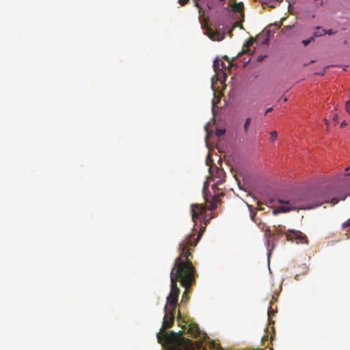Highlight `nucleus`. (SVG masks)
Returning <instances> with one entry per match:
<instances>
[{"instance_id":"nucleus-1","label":"nucleus","mask_w":350,"mask_h":350,"mask_svg":"<svg viewBox=\"0 0 350 350\" xmlns=\"http://www.w3.org/2000/svg\"><path fill=\"white\" fill-rule=\"evenodd\" d=\"M202 230L198 232L196 239L194 234H189L179 245V256L175 259L170 272L171 289L170 294L179 297L180 289L177 282L182 286L189 288L196 281V270L191 260L193 255L189 247H194L201 238Z\"/></svg>"},{"instance_id":"nucleus-2","label":"nucleus","mask_w":350,"mask_h":350,"mask_svg":"<svg viewBox=\"0 0 350 350\" xmlns=\"http://www.w3.org/2000/svg\"><path fill=\"white\" fill-rule=\"evenodd\" d=\"M280 204H286L288 206H281L273 211V215L278 213H286L293 210L312 208L321 205L323 203L331 202L336 204L338 200L336 198L329 200V197L321 189H309L301 193L294 196L290 200H278Z\"/></svg>"},{"instance_id":"nucleus-3","label":"nucleus","mask_w":350,"mask_h":350,"mask_svg":"<svg viewBox=\"0 0 350 350\" xmlns=\"http://www.w3.org/2000/svg\"><path fill=\"white\" fill-rule=\"evenodd\" d=\"M178 297L176 295L169 294L167 297V304L164 308L165 315L163 320L162 327L159 332L157 334L159 341L161 342V336L165 338V335L167 333L165 332V329L171 327L174 321L175 310L178 305ZM170 331L168 334H170Z\"/></svg>"},{"instance_id":"nucleus-4","label":"nucleus","mask_w":350,"mask_h":350,"mask_svg":"<svg viewBox=\"0 0 350 350\" xmlns=\"http://www.w3.org/2000/svg\"><path fill=\"white\" fill-rule=\"evenodd\" d=\"M183 333L182 331H180L178 333L171 332L170 334L164 336L165 340L172 344V347L170 350H194L193 341L183 337Z\"/></svg>"},{"instance_id":"nucleus-5","label":"nucleus","mask_w":350,"mask_h":350,"mask_svg":"<svg viewBox=\"0 0 350 350\" xmlns=\"http://www.w3.org/2000/svg\"><path fill=\"white\" fill-rule=\"evenodd\" d=\"M273 235H285L286 239L288 241H291L292 243H296L297 244H308V241L306 234L302 233L299 230H288L287 232H282L280 229H276L275 232L273 234Z\"/></svg>"},{"instance_id":"nucleus-6","label":"nucleus","mask_w":350,"mask_h":350,"mask_svg":"<svg viewBox=\"0 0 350 350\" xmlns=\"http://www.w3.org/2000/svg\"><path fill=\"white\" fill-rule=\"evenodd\" d=\"M213 156H215L218 163L221 165V154H207L206 159V165L209 167L208 171L210 176L213 177L221 178L223 176L224 172L217 165L214 163Z\"/></svg>"},{"instance_id":"nucleus-7","label":"nucleus","mask_w":350,"mask_h":350,"mask_svg":"<svg viewBox=\"0 0 350 350\" xmlns=\"http://www.w3.org/2000/svg\"><path fill=\"white\" fill-rule=\"evenodd\" d=\"M232 65L233 64L232 62H229L228 65L227 66L225 62L219 59L218 58H216L214 60L213 68L219 80H226L227 78V74L226 71L227 70H230Z\"/></svg>"},{"instance_id":"nucleus-8","label":"nucleus","mask_w":350,"mask_h":350,"mask_svg":"<svg viewBox=\"0 0 350 350\" xmlns=\"http://www.w3.org/2000/svg\"><path fill=\"white\" fill-rule=\"evenodd\" d=\"M207 209V206L200 204H193L191 205V217L192 220L194 223L197 222V220H206L205 212Z\"/></svg>"},{"instance_id":"nucleus-9","label":"nucleus","mask_w":350,"mask_h":350,"mask_svg":"<svg viewBox=\"0 0 350 350\" xmlns=\"http://www.w3.org/2000/svg\"><path fill=\"white\" fill-rule=\"evenodd\" d=\"M205 33L212 40L221 41L225 38V33L213 31L211 28H207Z\"/></svg>"},{"instance_id":"nucleus-10","label":"nucleus","mask_w":350,"mask_h":350,"mask_svg":"<svg viewBox=\"0 0 350 350\" xmlns=\"http://www.w3.org/2000/svg\"><path fill=\"white\" fill-rule=\"evenodd\" d=\"M233 3L231 4V10L234 13H240V16L242 18V21H244V5L242 2L237 3L235 0H232Z\"/></svg>"},{"instance_id":"nucleus-11","label":"nucleus","mask_w":350,"mask_h":350,"mask_svg":"<svg viewBox=\"0 0 350 350\" xmlns=\"http://www.w3.org/2000/svg\"><path fill=\"white\" fill-rule=\"evenodd\" d=\"M188 332L194 338H197L201 334L199 327L196 323L189 325Z\"/></svg>"},{"instance_id":"nucleus-12","label":"nucleus","mask_w":350,"mask_h":350,"mask_svg":"<svg viewBox=\"0 0 350 350\" xmlns=\"http://www.w3.org/2000/svg\"><path fill=\"white\" fill-rule=\"evenodd\" d=\"M220 202H221V200L219 198V196H215L212 198L208 208L211 211H213L217 208V204H219Z\"/></svg>"},{"instance_id":"nucleus-13","label":"nucleus","mask_w":350,"mask_h":350,"mask_svg":"<svg viewBox=\"0 0 350 350\" xmlns=\"http://www.w3.org/2000/svg\"><path fill=\"white\" fill-rule=\"evenodd\" d=\"M251 218L261 230H264L265 227L266 226V224L261 221H259L258 218H256L255 213L251 212Z\"/></svg>"},{"instance_id":"nucleus-14","label":"nucleus","mask_w":350,"mask_h":350,"mask_svg":"<svg viewBox=\"0 0 350 350\" xmlns=\"http://www.w3.org/2000/svg\"><path fill=\"white\" fill-rule=\"evenodd\" d=\"M326 34V30L321 29L320 27H317L316 30L314 32L313 38L314 37H320L323 36Z\"/></svg>"},{"instance_id":"nucleus-15","label":"nucleus","mask_w":350,"mask_h":350,"mask_svg":"<svg viewBox=\"0 0 350 350\" xmlns=\"http://www.w3.org/2000/svg\"><path fill=\"white\" fill-rule=\"evenodd\" d=\"M250 123H251V118H246L244 125H243V129H244L245 133H248Z\"/></svg>"},{"instance_id":"nucleus-16","label":"nucleus","mask_w":350,"mask_h":350,"mask_svg":"<svg viewBox=\"0 0 350 350\" xmlns=\"http://www.w3.org/2000/svg\"><path fill=\"white\" fill-rule=\"evenodd\" d=\"M192 1L194 3V6L199 9V14H200V16H201L202 12V7L200 3V0H192Z\"/></svg>"},{"instance_id":"nucleus-17","label":"nucleus","mask_w":350,"mask_h":350,"mask_svg":"<svg viewBox=\"0 0 350 350\" xmlns=\"http://www.w3.org/2000/svg\"><path fill=\"white\" fill-rule=\"evenodd\" d=\"M254 40L253 38H250L246 40V42L244 44V46H245L247 49H250V47L254 44Z\"/></svg>"},{"instance_id":"nucleus-18","label":"nucleus","mask_w":350,"mask_h":350,"mask_svg":"<svg viewBox=\"0 0 350 350\" xmlns=\"http://www.w3.org/2000/svg\"><path fill=\"white\" fill-rule=\"evenodd\" d=\"M188 289L189 288H185V290L183 294V296H182V301L187 302L188 301V299H189V297L187 296Z\"/></svg>"},{"instance_id":"nucleus-19","label":"nucleus","mask_w":350,"mask_h":350,"mask_svg":"<svg viewBox=\"0 0 350 350\" xmlns=\"http://www.w3.org/2000/svg\"><path fill=\"white\" fill-rule=\"evenodd\" d=\"M243 21H242V18H241V20L240 21H235L233 24V27H239L241 29H243V25H241V23H243Z\"/></svg>"},{"instance_id":"nucleus-20","label":"nucleus","mask_w":350,"mask_h":350,"mask_svg":"<svg viewBox=\"0 0 350 350\" xmlns=\"http://www.w3.org/2000/svg\"><path fill=\"white\" fill-rule=\"evenodd\" d=\"M278 137V133L276 131H273L270 133V138L271 141H274Z\"/></svg>"},{"instance_id":"nucleus-21","label":"nucleus","mask_w":350,"mask_h":350,"mask_svg":"<svg viewBox=\"0 0 350 350\" xmlns=\"http://www.w3.org/2000/svg\"><path fill=\"white\" fill-rule=\"evenodd\" d=\"M208 183L205 182L204 185V188H203V193H204V199H205L206 202H208V199L207 196L206 195L205 190H206V187H208Z\"/></svg>"},{"instance_id":"nucleus-22","label":"nucleus","mask_w":350,"mask_h":350,"mask_svg":"<svg viewBox=\"0 0 350 350\" xmlns=\"http://www.w3.org/2000/svg\"><path fill=\"white\" fill-rule=\"evenodd\" d=\"M157 340H158V342H159V343H161V344H162V345H164V343H162V342H163V341H164V342H165V343L170 345V347L169 350H170V349H171V348L172 347V343L168 342L165 340V338H164L163 336H161V342H159V339H158V338H157Z\"/></svg>"},{"instance_id":"nucleus-23","label":"nucleus","mask_w":350,"mask_h":350,"mask_svg":"<svg viewBox=\"0 0 350 350\" xmlns=\"http://www.w3.org/2000/svg\"><path fill=\"white\" fill-rule=\"evenodd\" d=\"M347 227H350V218L348 219L346 221H345L342 224V229H345V228H346Z\"/></svg>"},{"instance_id":"nucleus-24","label":"nucleus","mask_w":350,"mask_h":350,"mask_svg":"<svg viewBox=\"0 0 350 350\" xmlns=\"http://www.w3.org/2000/svg\"><path fill=\"white\" fill-rule=\"evenodd\" d=\"M345 110L350 115V100L345 103Z\"/></svg>"},{"instance_id":"nucleus-25","label":"nucleus","mask_w":350,"mask_h":350,"mask_svg":"<svg viewBox=\"0 0 350 350\" xmlns=\"http://www.w3.org/2000/svg\"><path fill=\"white\" fill-rule=\"evenodd\" d=\"M313 39H314V38H313V37H312V38H310V39H308V40H304L302 41V43H303V44H304V46H307V45H308V44L311 42V41H312V40H313Z\"/></svg>"},{"instance_id":"nucleus-26","label":"nucleus","mask_w":350,"mask_h":350,"mask_svg":"<svg viewBox=\"0 0 350 350\" xmlns=\"http://www.w3.org/2000/svg\"><path fill=\"white\" fill-rule=\"evenodd\" d=\"M178 3L182 5V6H184L185 5L189 0H178Z\"/></svg>"},{"instance_id":"nucleus-27","label":"nucleus","mask_w":350,"mask_h":350,"mask_svg":"<svg viewBox=\"0 0 350 350\" xmlns=\"http://www.w3.org/2000/svg\"><path fill=\"white\" fill-rule=\"evenodd\" d=\"M269 340V336L267 334L265 335L264 336L262 337V342H265V341H268Z\"/></svg>"},{"instance_id":"nucleus-28","label":"nucleus","mask_w":350,"mask_h":350,"mask_svg":"<svg viewBox=\"0 0 350 350\" xmlns=\"http://www.w3.org/2000/svg\"><path fill=\"white\" fill-rule=\"evenodd\" d=\"M349 170H350V167H346V168H345V176H349V175H350V172H349Z\"/></svg>"},{"instance_id":"nucleus-29","label":"nucleus","mask_w":350,"mask_h":350,"mask_svg":"<svg viewBox=\"0 0 350 350\" xmlns=\"http://www.w3.org/2000/svg\"><path fill=\"white\" fill-rule=\"evenodd\" d=\"M217 133V135L220 136L225 133V130H218Z\"/></svg>"},{"instance_id":"nucleus-30","label":"nucleus","mask_w":350,"mask_h":350,"mask_svg":"<svg viewBox=\"0 0 350 350\" xmlns=\"http://www.w3.org/2000/svg\"><path fill=\"white\" fill-rule=\"evenodd\" d=\"M333 120L335 123L338 122V116L337 114H334L333 116Z\"/></svg>"},{"instance_id":"nucleus-31","label":"nucleus","mask_w":350,"mask_h":350,"mask_svg":"<svg viewBox=\"0 0 350 350\" xmlns=\"http://www.w3.org/2000/svg\"><path fill=\"white\" fill-rule=\"evenodd\" d=\"M347 125V123L346 122L345 120L342 121L340 124V127L341 128H344L345 126H346Z\"/></svg>"},{"instance_id":"nucleus-32","label":"nucleus","mask_w":350,"mask_h":350,"mask_svg":"<svg viewBox=\"0 0 350 350\" xmlns=\"http://www.w3.org/2000/svg\"><path fill=\"white\" fill-rule=\"evenodd\" d=\"M269 38H267L263 42H262V44H269Z\"/></svg>"},{"instance_id":"nucleus-33","label":"nucleus","mask_w":350,"mask_h":350,"mask_svg":"<svg viewBox=\"0 0 350 350\" xmlns=\"http://www.w3.org/2000/svg\"><path fill=\"white\" fill-rule=\"evenodd\" d=\"M273 110V107L268 108L266 111L265 112V115L266 116L269 112Z\"/></svg>"},{"instance_id":"nucleus-34","label":"nucleus","mask_w":350,"mask_h":350,"mask_svg":"<svg viewBox=\"0 0 350 350\" xmlns=\"http://www.w3.org/2000/svg\"><path fill=\"white\" fill-rule=\"evenodd\" d=\"M334 33V32L332 30H328V31L326 30V34L332 35Z\"/></svg>"},{"instance_id":"nucleus-35","label":"nucleus","mask_w":350,"mask_h":350,"mask_svg":"<svg viewBox=\"0 0 350 350\" xmlns=\"http://www.w3.org/2000/svg\"><path fill=\"white\" fill-rule=\"evenodd\" d=\"M232 30H233V27L228 31V34L230 37L232 36Z\"/></svg>"},{"instance_id":"nucleus-36","label":"nucleus","mask_w":350,"mask_h":350,"mask_svg":"<svg viewBox=\"0 0 350 350\" xmlns=\"http://www.w3.org/2000/svg\"><path fill=\"white\" fill-rule=\"evenodd\" d=\"M223 57H224L226 60H227V61L228 62V63H229V62H232V61H230V59H229V58H228V57L227 55H224Z\"/></svg>"},{"instance_id":"nucleus-37","label":"nucleus","mask_w":350,"mask_h":350,"mask_svg":"<svg viewBox=\"0 0 350 350\" xmlns=\"http://www.w3.org/2000/svg\"><path fill=\"white\" fill-rule=\"evenodd\" d=\"M325 124L327 125V127L328 128V121L326 118L324 120Z\"/></svg>"},{"instance_id":"nucleus-38","label":"nucleus","mask_w":350,"mask_h":350,"mask_svg":"<svg viewBox=\"0 0 350 350\" xmlns=\"http://www.w3.org/2000/svg\"><path fill=\"white\" fill-rule=\"evenodd\" d=\"M270 312H271V308H269V310H268V315L269 316L270 315Z\"/></svg>"},{"instance_id":"nucleus-39","label":"nucleus","mask_w":350,"mask_h":350,"mask_svg":"<svg viewBox=\"0 0 350 350\" xmlns=\"http://www.w3.org/2000/svg\"><path fill=\"white\" fill-rule=\"evenodd\" d=\"M243 53H244V50H243L241 53H239L238 54V55H241V54H243Z\"/></svg>"},{"instance_id":"nucleus-40","label":"nucleus","mask_w":350,"mask_h":350,"mask_svg":"<svg viewBox=\"0 0 350 350\" xmlns=\"http://www.w3.org/2000/svg\"><path fill=\"white\" fill-rule=\"evenodd\" d=\"M283 101H284V102L287 101V98L284 97V98H283Z\"/></svg>"},{"instance_id":"nucleus-41","label":"nucleus","mask_w":350,"mask_h":350,"mask_svg":"<svg viewBox=\"0 0 350 350\" xmlns=\"http://www.w3.org/2000/svg\"><path fill=\"white\" fill-rule=\"evenodd\" d=\"M253 350H262L261 348L254 349Z\"/></svg>"},{"instance_id":"nucleus-42","label":"nucleus","mask_w":350,"mask_h":350,"mask_svg":"<svg viewBox=\"0 0 350 350\" xmlns=\"http://www.w3.org/2000/svg\"><path fill=\"white\" fill-rule=\"evenodd\" d=\"M288 3H290V0H286Z\"/></svg>"},{"instance_id":"nucleus-43","label":"nucleus","mask_w":350,"mask_h":350,"mask_svg":"<svg viewBox=\"0 0 350 350\" xmlns=\"http://www.w3.org/2000/svg\"><path fill=\"white\" fill-rule=\"evenodd\" d=\"M220 1H224V0H219Z\"/></svg>"},{"instance_id":"nucleus-44","label":"nucleus","mask_w":350,"mask_h":350,"mask_svg":"<svg viewBox=\"0 0 350 350\" xmlns=\"http://www.w3.org/2000/svg\"><path fill=\"white\" fill-rule=\"evenodd\" d=\"M269 350H273V349H272V348H270V349H269Z\"/></svg>"}]
</instances>
